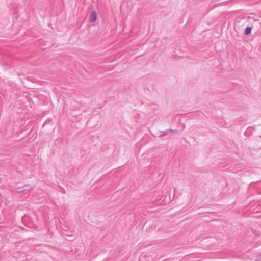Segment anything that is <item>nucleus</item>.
Returning a JSON list of instances; mask_svg holds the SVG:
<instances>
[{"instance_id": "f257e3e1", "label": "nucleus", "mask_w": 261, "mask_h": 261, "mask_svg": "<svg viewBox=\"0 0 261 261\" xmlns=\"http://www.w3.org/2000/svg\"><path fill=\"white\" fill-rule=\"evenodd\" d=\"M97 19V13L96 11H92L90 15V21L91 22H95Z\"/></svg>"}, {"instance_id": "f03ea898", "label": "nucleus", "mask_w": 261, "mask_h": 261, "mask_svg": "<svg viewBox=\"0 0 261 261\" xmlns=\"http://www.w3.org/2000/svg\"><path fill=\"white\" fill-rule=\"evenodd\" d=\"M29 186V185H25L24 186L22 187H18L17 188V191L18 193H22L25 191L27 190V187H28Z\"/></svg>"}, {"instance_id": "7ed1b4c3", "label": "nucleus", "mask_w": 261, "mask_h": 261, "mask_svg": "<svg viewBox=\"0 0 261 261\" xmlns=\"http://www.w3.org/2000/svg\"><path fill=\"white\" fill-rule=\"evenodd\" d=\"M252 30V28L250 27H247L245 29L244 31V33L246 35H248L251 34Z\"/></svg>"}, {"instance_id": "20e7f679", "label": "nucleus", "mask_w": 261, "mask_h": 261, "mask_svg": "<svg viewBox=\"0 0 261 261\" xmlns=\"http://www.w3.org/2000/svg\"><path fill=\"white\" fill-rule=\"evenodd\" d=\"M168 131H171V132H177L178 130H177V129H175V130H174V129H169V130H166L165 131H164V134H165V135L167 134V133H168Z\"/></svg>"}, {"instance_id": "39448f33", "label": "nucleus", "mask_w": 261, "mask_h": 261, "mask_svg": "<svg viewBox=\"0 0 261 261\" xmlns=\"http://www.w3.org/2000/svg\"><path fill=\"white\" fill-rule=\"evenodd\" d=\"M255 261H261V255L260 256H258Z\"/></svg>"}]
</instances>
